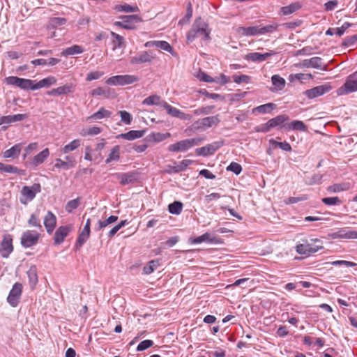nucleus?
<instances>
[{"instance_id":"a19ab883","label":"nucleus","mask_w":357,"mask_h":357,"mask_svg":"<svg viewBox=\"0 0 357 357\" xmlns=\"http://www.w3.org/2000/svg\"><path fill=\"white\" fill-rule=\"evenodd\" d=\"M301 7V4L298 2L292 3L287 6H283L280 8L281 13L284 15H290L296 10H298Z\"/></svg>"},{"instance_id":"f704fd0d","label":"nucleus","mask_w":357,"mask_h":357,"mask_svg":"<svg viewBox=\"0 0 357 357\" xmlns=\"http://www.w3.org/2000/svg\"><path fill=\"white\" fill-rule=\"evenodd\" d=\"M117 220L118 216L116 215H111L105 220H99L94 229L96 231H99L104 229L105 227H107L108 225L115 222L116 221H117Z\"/></svg>"},{"instance_id":"864d4df0","label":"nucleus","mask_w":357,"mask_h":357,"mask_svg":"<svg viewBox=\"0 0 357 357\" xmlns=\"http://www.w3.org/2000/svg\"><path fill=\"white\" fill-rule=\"evenodd\" d=\"M111 36L114 38L113 43H114V50L116 48H121L123 47L124 43V38L123 36L111 31Z\"/></svg>"},{"instance_id":"7c9ffc66","label":"nucleus","mask_w":357,"mask_h":357,"mask_svg":"<svg viewBox=\"0 0 357 357\" xmlns=\"http://www.w3.org/2000/svg\"><path fill=\"white\" fill-rule=\"evenodd\" d=\"M0 171L1 172L10 173V174H16L18 175L24 176L26 174V171L24 169H20L15 166L11 165H6L2 162H0Z\"/></svg>"},{"instance_id":"603ef678","label":"nucleus","mask_w":357,"mask_h":357,"mask_svg":"<svg viewBox=\"0 0 357 357\" xmlns=\"http://www.w3.org/2000/svg\"><path fill=\"white\" fill-rule=\"evenodd\" d=\"M276 107L275 104L270 102L257 107L255 110L262 114L269 113Z\"/></svg>"},{"instance_id":"3c124183","label":"nucleus","mask_w":357,"mask_h":357,"mask_svg":"<svg viewBox=\"0 0 357 357\" xmlns=\"http://www.w3.org/2000/svg\"><path fill=\"white\" fill-rule=\"evenodd\" d=\"M115 10L118 12L125 13H132L139 10L137 6H134L126 3L123 5H116L115 6Z\"/></svg>"},{"instance_id":"423d86ee","label":"nucleus","mask_w":357,"mask_h":357,"mask_svg":"<svg viewBox=\"0 0 357 357\" xmlns=\"http://www.w3.org/2000/svg\"><path fill=\"white\" fill-rule=\"evenodd\" d=\"M139 77L133 75H123L112 76L106 80V84L112 86H124L133 84L139 81Z\"/></svg>"},{"instance_id":"c756f323","label":"nucleus","mask_w":357,"mask_h":357,"mask_svg":"<svg viewBox=\"0 0 357 357\" xmlns=\"http://www.w3.org/2000/svg\"><path fill=\"white\" fill-rule=\"evenodd\" d=\"M145 130H130L126 133L119 135L116 138H121L126 140H134L144 136Z\"/></svg>"},{"instance_id":"7ed1b4c3","label":"nucleus","mask_w":357,"mask_h":357,"mask_svg":"<svg viewBox=\"0 0 357 357\" xmlns=\"http://www.w3.org/2000/svg\"><path fill=\"white\" fill-rule=\"evenodd\" d=\"M202 140L203 139L199 137L181 140L176 143L170 144L168 146V151L170 152H185L192 147L199 145Z\"/></svg>"},{"instance_id":"5fc2aeb1","label":"nucleus","mask_w":357,"mask_h":357,"mask_svg":"<svg viewBox=\"0 0 357 357\" xmlns=\"http://www.w3.org/2000/svg\"><path fill=\"white\" fill-rule=\"evenodd\" d=\"M162 107H164L167 114L173 117H178V113L180 110L176 107H172L169 104H168L167 102L165 103H162Z\"/></svg>"},{"instance_id":"09e8293b","label":"nucleus","mask_w":357,"mask_h":357,"mask_svg":"<svg viewBox=\"0 0 357 357\" xmlns=\"http://www.w3.org/2000/svg\"><path fill=\"white\" fill-rule=\"evenodd\" d=\"M54 167L56 169H63L64 170H68L70 168L73 167V162L70 161L69 162H66V161L60 158H57L55 160Z\"/></svg>"},{"instance_id":"ddd939ff","label":"nucleus","mask_w":357,"mask_h":357,"mask_svg":"<svg viewBox=\"0 0 357 357\" xmlns=\"http://www.w3.org/2000/svg\"><path fill=\"white\" fill-rule=\"evenodd\" d=\"M332 89V86L329 83L315 86L312 89L306 90L304 94L310 99H313L321 96Z\"/></svg>"},{"instance_id":"1a4fd4ad","label":"nucleus","mask_w":357,"mask_h":357,"mask_svg":"<svg viewBox=\"0 0 357 357\" xmlns=\"http://www.w3.org/2000/svg\"><path fill=\"white\" fill-rule=\"evenodd\" d=\"M22 293V284L16 282L13 284L7 298L8 303L13 307L17 306Z\"/></svg>"},{"instance_id":"79ce46f5","label":"nucleus","mask_w":357,"mask_h":357,"mask_svg":"<svg viewBox=\"0 0 357 357\" xmlns=\"http://www.w3.org/2000/svg\"><path fill=\"white\" fill-rule=\"evenodd\" d=\"M119 158L120 146L119 145H116L112 149L110 153L109 154L107 158L105 160V162L108 164L112 161H118Z\"/></svg>"},{"instance_id":"aec40b11","label":"nucleus","mask_w":357,"mask_h":357,"mask_svg":"<svg viewBox=\"0 0 357 357\" xmlns=\"http://www.w3.org/2000/svg\"><path fill=\"white\" fill-rule=\"evenodd\" d=\"M117 178L120 179V183L126 185L130 183H134L139 179V173L137 172H129L116 174Z\"/></svg>"},{"instance_id":"c03bdc74","label":"nucleus","mask_w":357,"mask_h":357,"mask_svg":"<svg viewBox=\"0 0 357 357\" xmlns=\"http://www.w3.org/2000/svg\"><path fill=\"white\" fill-rule=\"evenodd\" d=\"M349 189V183H335L328 187L327 190L330 192H340Z\"/></svg>"},{"instance_id":"f3484780","label":"nucleus","mask_w":357,"mask_h":357,"mask_svg":"<svg viewBox=\"0 0 357 357\" xmlns=\"http://www.w3.org/2000/svg\"><path fill=\"white\" fill-rule=\"evenodd\" d=\"M13 239L10 235H6L3 237L1 245L0 253L2 257L7 258L13 252Z\"/></svg>"},{"instance_id":"a18cd8bd","label":"nucleus","mask_w":357,"mask_h":357,"mask_svg":"<svg viewBox=\"0 0 357 357\" xmlns=\"http://www.w3.org/2000/svg\"><path fill=\"white\" fill-rule=\"evenodd\" d=\"M170 137V133L151 132L149 136V139L154 142H160Z\"/></svg>"},{"instance_id":"b1692460","label":"nucleus","mask_w":357,"mask_h":357,"mask_svg":"<svg viewBox=\"0 0 357 357\" xmlns=\"http://www.w3.org/2000/svg\"><path fill=\"white\" fill-rule=\"evenodd\" d=\"M56 225V216L50 211H47L44 218V225L46 228L47 232L50 234H52L55 229Z\"/></svg>"},{"instance_id":"13d9d810","label":"nucleus","mask_w":357,"mask_h":357,"mask_svg":"<svg viewBox=\"0 0 357 357\" xmlns=\"http://www.w3.org/2000/svg\"><path fill=\"white\" fill-rule=\"evenodd\" d=\"M119 114L121 116V120L126 125H130L132 120V115L126 111H119Z\"/></svg>"},{"instance_id":"0e129e2a","label":"nucleus","mask_w":357,"mask_h":357,"mask_svg":"<svg viewBox=\"0 0 357 357\" xmlns=\"http://www.w3.org/2000/svg\"><path fill=\"white\" fill-rule=\"evenodd\" d=\"M227 170L234 172L235 174L238 175L242 171L241 165L236 162H231L227 168Z\"/></svg>"},{"instance_id":"de8ad7c7","label":"nucleus","mask_w":357,"mask_h":357,"mask_svg":"<svg viewBox=\"0 0 357 357\" xmlns=\"http://www.w3.org/2000/svg\"><path fill=\"white\" fill-rule=\"evenodd\" d=\"M169 211L172 214L178 215L183 209V204L181 202L175 201L168 206Z\"/></svg>"},{"instance_id":"cd10ccee","label":"nucleus","mask_w":357,"mask_h":357,"mask_svg":"<svg viewBox=\"0 0 357 357\" xmlns=\"http://www.w3.org/2000/svg\"><path fill=\"white\" fill-rule=\"evenodd\" d=\"M275 54V52L273 51H270L269 52H266L264 54L259 52H252L247 54L245 59L255 62L263 61H265L268 57L274 55Z\"/></svg>"},{"instance_id":"f8f14e48","label":"nucleus","mask_w":357,"mask_h":357,"mask_svg":"<svg viewBox=\"0 0 357 357\" xmlns=\"http://www.w3.org/2000/svg\"><path fill=\"white\" fill-rule=\"evenodd\" d=\"M40 234L36 231L27 230L21 237V244L24 248H30L38 243Z\"/></svg>"},{"instance_id":"4be33fe9","label":"nucleus","mask_w":357,"mask_h":357,"mask_svg":"<svg viewBox=\"0 0 357 357\" xmlns=\"http://www.w3.org/2000/svg\"><path fill=\"white\" fill-rule=\"evenodd\" d=\"M75 90V86L70 83L66 84L63 86H59L56 89H53L51 91L47 92V94L49 96H58L61 95H66L70 93L74 92Z\"/></svg>"},{"instance_id":"393cba45","label":"nucleus","mask_w":357,"mask_h":357,"mask_svg":"<svg viewBox=\"0 0 357 357\" xmlns=\"http://www.w3.org/2000/svg\"><path fill=\"white\" fill-rule=\"evenodd\" d=\"M29 283L31 289H33L38 282V269L36 265H31L26 272Z\"/></svg>"},{"instance_id":"ea45409f","label":"nucleus","mask_w":357,"mask_h":357,"mask_svg":"<svg viewBox=\"0 0 357 357\" xmlns=\"http://www.w3.org/2000/svg\"><path fill=\"white\" fill-rule=\"evenodd\" d=\"M112 114V112L109 110L105 109L104 107H100L99 110L92 115H91L89 119L91 120H98L102 119L105 117H109Z\"/></svg>"},{"instance_id":"8fccbe9b","label":"nucleus","mask_w":357,"mask_h":357,"mask_svg":"<svg viewBox=\"0 0 357 357\" xmlns=\"http://www.w3.org/2000/svg\"><path fill=\"white\" fill-rule=\"evenodd\" d=\"M269 144L274 146V147H279L282 150L284 151H291V145L286 141L283 142H279L275 141L273 139H269Z\"/></svg>"},{"instance_id":"dca6fc26","label":"nucleus","mask_w":357,"mask_h":357,"mask_svg":"<svg viewBox=\"0 0 357 357\" xmlns=\"http://www.w3.org/2000/svg\"><path fill=\"white\" fill-rule=\"evenodd\" d=\"M73 229V226L72 225L60 226L58 227L54 234V243L56 245H60L61 243H63L65 238Z\"/></svg>"},{"instance_id":"412c9836","label":"nucleus","mask_w":357,"mask_h":357,"mask_svg":"<svg viewBox=\"0 0 357 357\" xmlns=\"http://www.w3.org/2000/svg\"><path fill=\"white\" fill-rule=\"evenodd\" d=\"M92 96H103L105 98H115L116 93L113 89L109 87H98L91 91Z\"/></svg>"},{"instance_id":"4d7b16f0","label":"nucleus","mask_w":357,"mask_h":357,"mask_svg":"<svg viewBox=\"0 0 357 357\" xmlns=\"http://www.w3.org/2000/svg\"><path fill=\"white\" fill-rule=\"evenodd\" d=\"M79 205V198H77L75 199H72L66 205L65 209L68 213H72L75 209H76Z\"/></svg>"},{"instance_id":"72a5a7b5","label":"nucleus","mask_w":357,"mask_h":357,"mask_svg":"<svg viewBox=\"0 0 357 357\" xmlns=\"http://www.w3.org/2000/svg\"><path fill=\"white\" fill-rule=\"evenodd\" d=\"M237 32L243 36H257L259 34V27L257 26L245 27L240 26L237 29Z\"/></svg>"},{"instance_id":"6ab92c4d","label":"nucleus","mask_w":357,"mask_h":357,"mask_svg":"<svg viewBox=\"0 0 357 357\" xmlns=\"http://www.w3.org/2000/svg\"><path fill=\"white\" fill-rule=\"evenodd\" d=\"M330 236L333 239H357V231L347 228H342L338 231L332 233Z\"/></svg>"},{"instance_id":"4c0bfd02","label":"nucleus","mask_w":357,"mask_h":357,"mask_svg":"<svg viewBox=\"0 0 357 357\" xmlns=\"http://www.w3.org/2000/svg\"><path fill=\"white\" fill-rule=\"evenodd\" d=\"M312 78L313 76L310 73H296L289 75L288 79L290 82H294L296 80L300 81L301 82H303V81L311 79Z\"/></svg>"},{"instance_id":"6e6552de","label":"nucleus","mask_w":357,"mask_h":357,"mask_svg":"<svg viewBox=\"0 0 357 357\" xmlns=\"http://www.w3.org/2000/svg\"><path fill=\"white\" fill-rule=\"evenodd\" d=\"M312 241L319 244L313 245L310 243H301L296 246V251L300 255L309 256L323 248L322 243L319 239L316 238Z\"/></svg>"},{"instance_id":"9d476101","label":"nucleus","mask_w":357,"mask_h":357,"mask_svg":"<svg viewBox=\"0 0 357 357\" xmlns=\"http://www.w3.org/2000/svg\"><path fill=\"white\" fill-rule=\"evenodd\" d=\"M220 122L218 116H211L205 117L195 121L193 124L194 128L197 130H205L212 126H217Z\"/></svg>"},{"instance_id":"39448f33","label":"nucleus","mask_w":357,"mask_h":357,"mask_svg":"<svg viewBox=\"0 0 357 357\" xmlns=\"http://www.w3.org/2000/svg\"><path fill=\"white\" fill-rule=\"evenodd\" d=\"M357 91V71L347 77L344 84L337 90L338 96H344Z\"/></svg>"},{"instance_id":"338daca9","label":"nucleus","mask_w":357,"mask_h":357,"mask_svg":"<svg viewBox=\"0 0 357 357\" xmlns=\"http://www.w3.org/2000/svg\"><path fill=\"white\" fill-rule=\"evenodd\" d=\"M276 24H268L265 26L259 27V34L264 35L268 33H272L277 29Z\"/></svg>"},{"instance_id":"58836bf2","label":"nucleus","mask_w":357,"mask_h":357,"mask_svg":"<svg viewBox=\"0 0 357 357\" xmlns=\"http://www.w3.org/2000/svg\"><path fill=\"white\" fill-rule=\"evenodd\" d=\"M84 52V49L77 45H72L69 47L66 48L61 52L62 56H70L74 54H81Z\"/></svg>"},{"instance_id":"9b49d317","label":"nucleus","mask_w":357,"mask_h":357,"mask_svg":"<svg viewBox=\"0 0 357 357\" xmlns=\"http://www.w3.org/2000/svg\"><path fill=\"white\" fill-rule=\"evenodd\" d=\"M223 144L224 142L222 140L214 142L205 146L196 149L195 153L197 155L202 156L213 155L217 150L222 147Z\"/></svg>"},{"instance_id":"052dcab7","label":"nucleus","mask_w":357,"mask_h":357,"mask_svg":"<svg viewBox=\"0 0 357 357\" xmlns=\"http://www.w3.org/2000/svg\"><path fill=\"white\" fill-rule=\"evenodd\" d=\"M233 80L236 84L248 83L250 81V77L246 75H234L232 77Z\"/></svg>"},{"instance_id":"f257e3e1","label":"nucleus","mask_w":357,"mask_h":357,"mask_svg":"<svg viewBox=\"0 0 357 357\" xmlns=\"http://www.w3.org/2000/svg\"><path fill=\"white\" fill-rule=\"evenodd\" d=\"M8 85L15 86L23 90H38L41 88H47L56 83V79L54 76H49L38 82L35 80L20 78L16 76H10L5 79Z\"/></svg>"},{"instance_id":"c9c22d12","label":"nucleus","mask_w":357,"mask_h":357,"mask_svg":"<svg viewBox=\"0 0 357 357\" xmlns=\"http://www.w3.org/2000/svg\"><path fill=\"white\" fill-rule=\"evenodd\" d=\"M271 81L273 85L274 86V89L271 90L273 92L281 91L285 86V79L278 75H273L271 77Z\"/></svg>"},{"instance_id":"c85d7f7f","label":"nucleus","mask_w":357,"mask_h":357,"mask_svg":"<svg viewBox=\"0 0 357 357\" xmlns=\"http://www.w3.org/2000/svg\"><path fill=\"white\" fill-rule=\"evenodd\" d=\"M22 144H17L12 146L10 149L5 151L3 153V156L5 158H17L20 154L22 150Z\"/></svg>"},{"instance_id":"49530a36","label":"nucleus","mask_w":357,"mask_h":357,"mask_svg":"<svg viewBox=\"0 0 357 357\" xmlns=\"http://www.w3.org/2000/svg\"><path fill=\"white\" fill-rule=\"evenodd\" d=\"M160 265V261L158 259L151 260L149 262L147 265H146L143 268V273L145 275H150L155 270L157 269V268Z\"/></svg>"},{"instance_id":"2eb2a0df","label":"nucleus","mask_w":357,"mask_h":357,"mask_svg":"<svg viewBox=\"0 0 357 357\" xmlns=\"http://www.w3.org/2000/svg\"><path fill=\"white\" fill-rule=\"evenodd\" d=\"M155 58V55L150 51H144L139 53L130 59L132 64H142L144 63H151Z\"/></svg>"},{"instance_id":"bb28decb","label":"nucleus","mask_w":357,"mask_h":357,"mask_svg":"<svg viewBox=\"0 0 357 357\" xmlns=\"http://www.w3.org/2000/svg\"><path fill=\"white\" fill-rule=\"evenodd\" d=\"M26 117L27 115L25 114L3 116L0 118V124H10L14 122L23 121Z\"/></svg>"},{"instance_id":"e2e57ef3","label":"nucleus","mask_w":357,"mask_h":357,"mask_svg":"<svg viewBox=\"0 0 357 357\" xmlns=\"http://www.w3.org/2000/svg\"><path fill=\"white\" fill-rule=\"evenodd\" d=\"M153 342L151 340H146L142 341L137 347V351H144L153 345Z\"/></svg>"},{"instance_id":"680f3d73","label":"nucleus","mask_w":357,"mask_h":357,"mask_svg":"<svg viewBox=\"0 0 357 357\" xmlns=\"http://www.w3.org/2000/svg\"><path fill=\"white\" fill-rule=\"evenodd\" d=\"M215 108L214 106H206V107H200L199 109H197L193 111V113L197 115V116H199V115H201V114H204V115H206V114H208L211 112V111Z\"/></svg>"},{"instance_id":"69168bd1","label":"nucleus","mask_w":357,"mask_h":357,"mask_svg":"<svg viewBox=\"0 0 357 357\" xmlns=\"http://www.w3.org/2000/svg\"><path fill=\"white\" fill-rule=\"evenodd\" d=\"M213 82L224 85L230 82V78L229 77L222 73L219 76L213 77Z\"/></svg>"},{"instance_id":"37998d69","label":"nucleus","mask_w":357,"mask_h":357,"mask_svg":"<svg viewBox=\"0 0 357 357\" xmlns=\"http://www.w3.org/2000/svg\"><path fill=\"white\" fill-rule=\"evenodd\" d=\"M80 144H81L80 139H74L69 144L64 146L61 149V151L64 154H67V153L75 150L76 149H77L80 146Z\"/></svg>"},{"instance_id":"774afa93","label":"nucleus","mask_w":357,"mask_h":357,"mask_svg":"<svg viewBox=\"0 0 357 357\" xmlns=\"http://www.w3.org/2000/svg\"><path fill=\"white\" fill-rule=\"evenodd\" d=\"M322 178H323L322 174H321L319 173L314 174L310 178H309L307 183L309 185L320 184L321 183Z\"/></svg>"},{"instance_id":"473e14b6","label":"nucleus","mask_w":357,"mask_h":357,"mask_svg":"<svg viewBox=\"0 0 357 357\" xmlns=\"http://www.w3.org/2000/svg\"><path fill=\"white\" fill-rule=\"evenodd\" d=\"M289 119V117L286 114L278 115L275 118L271 119L269 120L271 126L272 128L279 126L280 129L284 128L283 126L284 123Z\"/></svg>"},{"instance_id":"a211bd4d","label":"nucleus","mask_w":357,"mask_h":357,"mask_svg":"<svg viewBox=\"0 0 357 357\" xmlns=\"http://www.w3.org/2000/svg\"><path fill=\"white\" fill-rule=\"evenodd\" d=\"M146 47H155L158 49H161L162 50L167 51L169 52L172 56H176V54L172 48V47L169 45V43L167 41L164 40H151L148 41L144 44Z\"/></svg>"},{"instance_id":"e433bc0d","label":"nucleus","mask_w":357,"mask_h":357,"mask_svg":"<svg viewBox=\"0 0 357 357\" xmlns=\"http://www.w3.org/2000/svg\"><path fill=\"white\" fill-rule=\"evenodd\" d=\"M162 103H165V100H162L158 95H152L145 98L142 104L146 105H159L162 107Z\"/></svg>"},{"instance_id":"5701e85b","label":"nucleus","mask_w":357,"mask_h":357,"mask_svg":"<svg viewBox=\"0 0 357 357\" xmlns=\"http://www.w3.org/2000/svg\"><path fill=\"white\" fill-rule=\"evenodd\" d=\"M202 242L217 244L220 243V239L218 237L215 236L214 235L211 234V233L206 232L204 234L195 238L192 241V243L194 244H199Z\"/></svg>"},{"instance_id":"6e6d98bb","label":"nucleus","mask_w":357,"mask_h":357,"mask_svg":"<svg viewBox=\"0 0 357 357\" xmlns=\"http://www.w3.org/2000/svg\"><path fill=\"white\" fill-rule=\"evenodd\" d=\"M321 202L328 206H335L342 203L337 197H324L321 199Z\"/></svg>"},{"instance_id":"4468645a","label":"nucleus","mask_w":357,"mask_h":357,"mask_svg":"<svg viewBox=\"0 0 357 357\" xmlns=\"http://www.w3.org/2000/svg\"><path fill=\"white\" fill-rule=\"evenodd\" d=\"M300 66L303 68H313L316 69H320L322 70H326L327 66L322 62V59L320 57L314 56L310 59H304L300 64Z\"/></svg>"},{"instance_id":"a878e982","label":"nucleus","mask_w":357,"mask_h":357,"mask_svg":"<svg viewBox=\"0 0 357 357\" xmlns=\"http://www.w3.org/2000/svg\"><path fill=\"white\" fill-rule=\"evenodd\" d=\"M49 155L50 151L47 148H46L33 157L31 162H30V165L34 167H38V165L43 163Z\"/></svg>"},{"instance_id":"f03ea898","label":"nucleus","mask_w":357,"mask_h":357,"mask_svg":"<svg viewBox=\"0 0 357 357\" xmlns=\"http://www.w3.org/2000/svg\"><path fill=\"white\" fill-rule=\"evenodd\" d=\"M211 29L208 24L201 17L197 18L190 31L187 34L188 43H192L196 38H200L202 40H210Z\"/></svg>"},{"instance_id":"bf43d9fd","label":"nucleus","mask_w":357,"mask_h":357,"mask_svg":"<svg viewBox=\"0 0 357 357\" xmlns=\"http://www.w3.org/2000/svg\"><path fill=\"white\" fill-rule=\"evenodd\" d=\"M89 238V235L88 234L82 233L81 232L77 239L76 243H75V248L76 249H79L84 243L87 241V239Z\"/></svg>"},{"instance_id":"20e7f679","label":"nucleus","mask_w":357,"mask_h":357,"mask_svg":"<svg viewBox=\"0 0 357 357\" xmlns=\"http://www.w3.org/2000/svg\"><path fill=\"white\" fill-rule=\"evenodd\" d=\"M41 192V185L40 183H34L31 186L24 185L20 191V203L26 205L36 197V194Z\"/></svg>"},{"instance_id":"2f4dec72","label":"nucleus","mask_w":357,"mask_h":357,"mask_svg":"<svg viewBox=\"0 0 357 357\" xmlns=\"http://www.w3.org/2000/svg\"><path fill=\"white\" fill-rule=\"evenodd\" d=\"M285 130H298V131H306L307 126L305 123L298 120H294L291 121L290 123H286L283 126Z\"/></svg>"},{"instance_id":"0eeeda50","label":"nucleus","mask_w":357,"mask_h":357,"mask_svg":"<svg viewBox=\"0 0 357 357\" xmlns=\"http://www.w3.org/2000/svg\"><path fill=\"white\" fill-rule=\"evenodd\" d=\"M119 18L121 21L115 22L114 25L130 30L135 29V24L142 22L141 17L137 15H121Z\"/></svg>"}]
</instances>
